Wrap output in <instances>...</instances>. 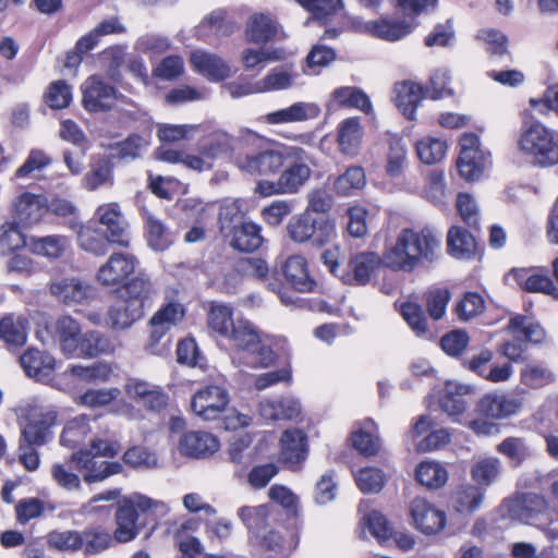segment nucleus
I'll list each match as a JSON object with an SVG mask.
<instances>
[{"instance_id":"nucleus-5","label":"nucleus","mask_w":558,"mask_h":558,"mask_svg":"<svg viewBox=\"0 0 558 558\" xmlns=\"http://www.w3.org/2000/svg\"><path fill=\"white\" fill-rule=\"evenodd\" d=\"M138 510L142 512L153 510L157 514H166L169 507L162 501L154 500L141 494H134L123 499L116 512L117 527L113 537L118 543H128L140 533L137 525Z\"/></svg>"},{"instance_id":"nucleus-10","label":"nucleus","mask_w":558,"mask_h":558,"mask_svg":"<svg viewBox=\"0 0 558 558\" xmlns=\"http://www.w3.org/2000/svg\"><path fill=\"white\" fill-rule=\"evenodd\" d=\"M460 155L457 167L466 181L480 179L489 165V155L480 148V138L473 133H465L460 138Z\"/></svg>"},{"instance_id":"nucleus-33","label":"nucleus","mask_w":558,"mask_h":558,"mask_svg":"<svg viewBox=\"0 0 558 558\" xmlns=\"http://www.w3.org/2000/svg\"><path fill=\"white\" fill-rule=\"evenodd\" d=\"M362 137L363 126L359 118H348L339 123L337 142L343 155L356 156L361 147Z\"/></svg>"},{"instance_id":"nucleus-2","label":"nucleus","mask_w":558,"mask_h":558,"mask_svg":"<svg viewBox=\"0 0 558 558\" xmlns=\"http://www.w3.org/2000/svg\"><path fill=\"white\" fill-rule=\"evenodd\" d=\"M284 168L275 181L259 180L255 193L263 197L272 195L296 194L310 181L314 159L300 146H292L286 153Z\"/></svg>"},{"instance_id":"nucleus-45","label":"nucleus","mask_w":558,"mask_h":558,"mask_svg":"<svg viewBox=\"0 0 558 558\" xmlns=\"http://www.w3.org/2000/svg\"><path fill=\"white\" fill-rule=\"evenodd\" d=\"M233 310L226 304H213L208 313V325L210 329L222 337H228L229 333L238 324V318H233Z\"/></svg>"},{"instance_id":"nucleus-38","label":"nucleus","mask_w":558,"mask_h":558,"mask_svg":"<svg viewBox=\"0 0 558 558\" xmlns=\"http://www.w3.org/2000/svg\"><path fill=\"white\" fill-rule=\"evenodd\" d=\"M448 252L458 259H471L476 252L475 238L461 227H452L447 236Z\"/></svg>"},{"instance_id":"nucleus-58","label":"nucleus","mask_w":558,"mask_h":558,"mask_svg":"<svg viewBox=\"0 0 558 558\" xmlns=\"http://www.w3.org/2000/svg\"><path fill=\"white\" fill-rule=\"evenodd\" d=\"M365 182L366 177L363 168L353 166L335 180L333 189L339 195L347 196L355 190H361Z\"/></svg>"},{"instance_id":"nucleus-55","label":"nucleus","mask_w":558,"mask_h":558,"mask_svg":"<svg viewBox=\"0 0 558 558\" xmlns=\"http://www.w3.org/2000/svg\"><path fill=\"white\" fill-rule=\"evenodd\" d=\"M332 99L343 107L356 108L364 112H369L372 105L369 98L361 89L355 87H339L332 93Z\"/></svg>"},{"instance_id":"nucleus-62","label":"nucleus","mask_w":558,"mask_h":558,"mask_svg":"<svg viewBox=\"0 0 558 558\" xmlns=\"http://www.w3.org/2000/svg\"><path fill=\"white\" fill-rule=\"evenodd\" d=\"M16 221L5 222L0 226V254L8 255L25 246V236Z\"/></svg>"},{"instance_id":"nucleus-6","label":"nucleus","mask_w":558,"mask_h":558,"mask_svg":"<svg viewBox=\"0 0 558 558\" xmlns=\"http://www.w3.org/2000/svg\"><path fill=\"white\" fill-rule=\"evenodd\" d=\"M519 147L541 167L558 163V144L554 141L553 133L539 122H533L523 130Z\"/></svg>"},{"instance_id":"nucleus-24","label":"nucleus","mask_w":558,"mask_h":558,"mask_svg":"<svg viewBox=\"0 0 558 558\" xmlns=\"http://www.w3.org/2000/svg\"><path fill=\"white\" fill-rule=\"evenodd\" d=\"M193 69L210 81L219 82L230 75V66L219 56L205 51L195 50L191 53Z\"/></svg>"},{"instance_id":"nucleus-54","label":"nucleus","mask_w":558,"mask_h":558,"mask_svg":"<svg viewBox=\"0 0 558 558\" xmlns=\"http://www.w3.org/2000/svg\"><path fill=\"white\" fill-rule=\"evenodd\" d=\"M25 320L13 315L0 319V339L9 345H23L26 342Z\"/></svg>"},{"instance_id":"nucleus-56","label":"nucleus","mask_w":558,"mask_h":558,"mask_svg":"<svg viewBox=\"0 0 558 558\" xmlns=\"http://www.w3.org/2000/svg\"><path fill=\"white\" fill-rule=\"evenodd\" d=\"M145 220L148 233V243L155 251H165L173 242L169 230L155 218L151 214L145 211Z\"/></svg>"},{"instance_id":"nucleus-35","label":"nucleus","mask_w":558,"mask_h":558,"mask_svg":"<svg viewBox=\"0 0 558 558\" xmlns=\"http://www.w3.org/2000/svg\"><path fill=\"white\" fill-rule=\"evenodd\" d=\"M278 23L270 16L263 13L253 14L246 24V38L251 43L266 44L279 34Z\"/></svg>"},{"instance_id":"nucleus-3","label":"nucleus","mask_w":558,"mask_h":558,"mask_svg":"<svg viewBox=\"0 0 558 558\" xmlns=\"http://www.w3.org/2000/svg\"><path fill=\"white\" fill-rule=\"evenodd\" d=\"M118 451V446L111 441L93 439L89 449L73 452L70 461L82 473L85 483H100L122 472L120 462L106 460L116 457Z\"/></svg>"},{"instance_id":"nucleus-42","label":"nucleus","mask_w":558,"mask_h":558,"mask_svg":"<svg viewBox=\"0 0 558 558\" xmlns=\"http://www.w3.org/2000/svg\"><path fill=\"white\" fill-rule=\"evenodd\" d=\"M77 241L82 250L89 252L96 256H104L108 252V234H102L94 228L92 223L80 227L77 231Z\"/></svg>"},{"instance_id":"nucleus-27","label":"nucleus","mask_w":558,"mask_h":558,"mask_svg":"<svg viewBox=\"0 0 558 558\" xmlns=\"http://www.w3.org/2000/svg\"><path fill=\"white\" fill-rule=\"evenodd\" d=\"M521 402L506 395L488 393L477 403L480 414L490 418H504L515 414Z\"/></svg>"},{"instance_id":"nucleus-49","label":"nucleus","mask_w":558,"mask_h":558,"mask_svg":"<svg viewBox=\"0 0 558 558\" xmlns=\"http://www.w3.org/2000/svg\"><path fill=\"white\" fill-rule=\"evenodd\" d=\"M268 514L269 510L266 505L256 507L244 506L238 511V515L243 524L255 536H259V534L266 530L268 525Z\"/></svg>"},{"instance_id":"nucleus-52","label":"nucleus","mask_w":558,"mask_h":558,"mask_svg":"<svg viewBox=\"0 0 558 558\" xmlns=\"http://www.w3.org/2000/svg\"><path fill=\"white\" fill-rule=\"evenodd\" d=\"M517 277L519 283L524 290L529 292L545 293L558 299V289L548 276L541 274L529 275L527 270L522 269L517 271Z\"/></svg>"},{"instance_id":"nucleus-30","label":"nucleus","mask_w":558,"mask_h":558,"mask_svg":"<svg viewBox=\"0 0 558 558\" xmlns=\"http://www.w3.org/2000/svg\"><path fill=\"white\" fill-rule=\"evenodd\" d=\"M393 100L407 119L415 120L417 107L423 100V87L411 81L397 83Z\"/></svg>"},{"instance_id":"nucleus-41","label":"nucleus","mask_w":558,"mask_h":558,"mask_svg":"<svg viewBox=\"0 0 558 558\" xmlns=\"http://www.w3.org/2000/svg\"><path fill=\"white\" fill-rule=\"evenodd\" d=\"M469 390L468 386L461 384L448 383L446 386V392L440 399V408L454 421H458V416L465 411L466 402L463 396Z\"/></svg>"},{"instance_id":"nucleus-1","label":"nucleus","mask_w":558,"mask_h":558,"mask_svg":"<svg viewBox=\"0 0 558 558\" xmlns=\"http://www.w3.org/2000/svg\"><path fill=\"white\" fill-rule=\"evenodd\" d=\"M441 233L429 228L416 232L402 229L395 242L387 245L383 263L392 270L412 271L422 260L433 262L439 252Z\"/></svg>"},{"instance_id":"nucleus-22","label":"nucleus","mask_w":558,"mask_h":558,"mask_svg":"<svg viewBox=\"0 0 558 558\" xmlns=\"http://www.w3.org/2000/svg\"><path fill=\"white\" fill-rule=\"evenodd\" d=\"M46 213L47 198L43 195L23 193L14 204L15 220L25 227L39 222Z\"/></svg>"},{"instance_id":"nucleus-63","label":"nucleus","mask_w":558,"mask_h":558,"mask_svg":"<svg viewBox=\"0 0 558 558\" xmlns=\"http://www.w3.org/2000/svg\"><path fill=\"white\" fill-rule=\"evenodd\" d=\"M110 181L111 165L105 157L95 159L90 165V170L83 179L84 186L89 191H94Z\"/></svg>"},{"instance_id":"nucleus-4","label":"nucleus","mask_w":558,"mask_h":558,"mask_svg":"<svg viewBox=\"0 0 558 558\" xmlns=\"http://www.w3.org/2000/svg\"><path fill=\"white\" fill-rule=\"evenodd\" d=\"M227 338L236 349V353L232 356L233 363L254 368L268 367L274 363L275 353L272 349L247 319L238 318V324Z\"/></svg>"},{"instance_id":"nucleus-7","label":"nucleus","mask_w":558,"mask_h":558,"mask_svg":"<svg viewBox=\"0 0 558 558\" xmlns=\"http://www.w3.org/2000/svg\"><path fill=\"white\" fill-rule=\"evenodd\" d=\"M289 239L299 244L322 247L336 236L335 223L328 218L312 219L307 213L293 216L286 226Z\"/></svg>"},{"instance_id":"nucleus-46","label":"nucleus","mask_w":558,"mask_h":558,"mask_svg":"<svg viewBox=\"0 0 558 558\" xmlns=\"http://www.w3.org/2000/svg\"><path fill=\"white\" fill-rule=\"evenodd\" d=\"M375 429V423L372 420H366L363 426L352 434L353 446L360 453L368 457L378 452L380 444Z\"/></svg>"},{"instance_id":"nucleus-15","label":"nucleus","mask_w":558,"mask_h":558,"mask_svg":"<svg viewBox=\"0 0 558 558\" xmlns=\"http://www.w3.org/2000/svg\"><path fill=\"white\" fill-rule=\"evenodd\" d=\"M51 294L66 306L88 304L95 298V289L77 277H61L50 282Z\"/></svg>"},{"instance_id":"nucleus-20","label":"nucleus","mask_w":558,"mask_h":558,"mask_svg":"<svg viewBox=\"0 0 558 558\" xmlns=\"http://www.w3.org/2000/svg\"><path fill=\"white\" fill-rule=\"evenodd\" d=\"M20 364L26 376L39 383H48L56 369V359L38 349L26 350L20 356Z\"/></svg>"},{"instance_id":"nucleus-40","label":"nucleus","mask_w":558,"mask_h":558,"mask_svg":"<svg viewBox=\"0 0 558 558\" xmlns=\"http://www.w3.org/2000/svg\"><path fill=\"white\" fill-rule=\"evenodd\" d=\"M229 238L230 245L241 252L256 251L263 243L260 227L246 221L232 230Z\"/></svg>"},{"instance_id":"nucleus-21","label":"nucleus","mask_w":558,"mask_h":558,"mask_svg":"<svg viewBox=\"0 0 558 558\" xmlns=\"http://www.w3.org/2000/svg\"><path fill=\"white\" fill-rule=\"evenodd\" d=\"M218 449V439L207 432H187L179 441L180 452L190 458H207L214 454Z\"/></svg>"},{"instance_id":"nucleus-8","label":"nucleus","mask_w":558,"mask_h":558,"mask_svg":"<svg viewBox=\"0 0 558 558\" xmlns=\"http://www.w3.org/2000/svg\"><path fill=\"white\" fill-rule=\"evenodd\" d=\"M501 509L510 519L522 523L536 524L551 520L547 498L536 493H524L506 499Z\"/></svg>"},{"instance_id":"nucleus-12","label":"nucleus","mask_w":558,"mask_h":558,"mask_svg":"<svg viewBox=\"0 0 558 558\" xmlns=\"http://www.w3.org/2000/svg\"><path fill=\"white\" fill-rule=\"evenodd\" d=\"M58 413L52 408H32L22 430V440L44 446L53 437L52 427L57 424Z\"/></svg>"},{"instance_id":"nucleus-51","label":"nucleus","mask_w":558,"mask_h":558,"mask_svg":"<svg viewBox=\"0 0 558 558\" xmlns=\"http://www.w3.org/2000/svg\"><path fill=\"white\" fill-rule=\"evenodd\" d=\"M416 153L422 162L434 165L441 161L446 156L447 144L441 138L426 136L417 141Z\"/></svg>"},{"instance_id":"nucleus-14","label":"nucleus","mask_w":558,"mask_h":558,"mask_svg":"<svg viewBox=\"0 0 558 558\" xmlns=\"http://www.w3.org/2000/svg\"><path fill=\"white\" fill-rule=\"evenodd\" d=\"M228 390L219 385H209L196 391L192 398L193 412L205 421L216 420L229 403Z\"/></svg>"},{"instance_id":"nucleus-48","label":"nucleus","mask_w":558,"mask_h":558,"mask_svg":"<svg viewBox=\"0 0 558 558\" xmlns=\"http://www.w3.org/2000/svg\"><path fill=\"white\" fill-rule=\"evenodd\" d=\"M92 428L89 420L85 415H80L69 421L60 436V444L64 447L74 448L86 439Z\"/></svg>"},{"instance_id":"nucleus-37","label":"nucleus","mask_w":558,"mask_h":558,"mask_svg":"<svg viewBox=\"0 0 558 558\" xmlns=\"http://www.w3.org/2000/svg\"><path fill=\"white\" fill-rule=\"evenodd\" d=\"M296 75L288 66H276L265 77L256 81L252 87L254 93H269L288 89L293 86Z\"/></svg>"},{"instance_id":"nucleus-17","label":"nucleus","mask_w":558,"mask_h":558,"mask_svg":"<svg viewBox=\"0 0 558 558\" xmlns=\"http://www.w3.org/2000/svg\"><path fill=\"white\" fill-rule=\"evenodd\" d=\"M98 221L107 228L108 240L111 244L122 247L130 245L128 223L117 203H109L99 206L96 210Z\"/></svg>"},{"instance_id":"nucleus-60","label":"nucleus","mask_w":558,"mask_h":558,"mask_svg":"<svg viewBox=\"0 0 558 558\" xmlns=\"http://www.w3.org/2000/svg\"><path fill=\"white\" fill-rule=\"evenodd\" d=\"M68 246V239L63 235H47L33 239L31 242L32 251L35 254L49 258L60 257Z\"/></svg>"},{"instance_id":"nucleus-47","label":"nucleus","mask_w":558,"mask_h":558,"mask_svg":"<svg viewBox=\"0 0 558 558\" xmlns=\"http://www.w3.org/2000/svg\"><path fill=\"white\" fill-rule=\"evenodd\" d=\"M150 144L149 135L130 134L125 140L113 147L117 157L122 160H135L142 158Z\"/></svg>"},{"instance_id":"nucleus-43","label":"nucleus","mask_w":558,"mask_h":558,"mask_svg":"<svg viewBox=\"0 0 558 558\" xmlns=\"http://www.w3.org/2000/svg\"><path fill=\"white\" fill-rule=\"evenodd\" d=\"M110 351L111 343L108 337L100 331L90 330L82 335L75 357H95Z\"/></svg>"},{"instance_id":"nucleus-50","label":"nucleus","mask_w":558,"mask_h":558,"mask_svg":"<svg viewBox=\"0 0 558 558\" xmlns=\"http://www.w3.org/2000/svg\"><path fill=\"white\" fill-rule=\"evenodd\" d=\"M497 452L506 457L513 465H520L532 456V450L524 438L507 437L496 448Z\"/></svg>"},{"instance_id":"nucleus-53","label":"nucleus","mask_w":558,"mask_h":558,"mask_svg":"<svg viewBox=\"0 0 558 558\" xmlns=\"http://www.w3.org/2000/svg\"><path fill=\"white\" fill-rule=\"evenodd\" d=\"M407 147L403 140L397 135L389 137L386 171L391 178L401 175L407 166Z\"/></svg>"},{"instance_id":"nucleus-34","label":"nucleus","mask_w":558,"mask_h":558,"mask_svg":"<svg viewBox=\"0 0 558 558\" xmlns=\"http://www.w3.org/2000/svg\"><path fill=\"white\" fill-rule=\"evenodd\" d=\"M56 335L61 352L66 357L76 356L78 341L83 335L80 324L71 316H61L56 322Z\"/></svg>"},{"instance_id":"nucleus-31","label":"nucleus","mask_w":558,"mask_h":558,"mask_svg":"<svg viewBox=\"0 0 558 558\" xmlns=\"http://www.w3.org/2000/svg\"><path fill=\"white\" fill-rule=\"evenodd\" d=\"M283 275L288 282L299 292H312L316 286L310 276L307 262L304 256L295 254L287 258Z\"/></svg>"},{"instance_id":"nucleus-18","label":"nucleus","mask_w":558,"mask_h":558,"mask_svg":"<svg viewBox=\"0 0 558 558\" xmlns=\"http://www.w3.org/2000/svg\"><path fill=\"white\" fill-rule=\"evenodd\" d=\"M410 513L415 527L424 534H436L446 525V513L424 498L412 501Z\"/></svg>"},{"instance_id":"nucleus-11","label":"nucleus","mask_w":558,"mask_h":558,"mask_svg":"<svg viewBox=\"0 0 558 558\" xmlns=\"http://www.w3.org/2000/svg\"><path fill=\"white\" fill-rule=\"evenodd\" d=\"M291 145H280L239 157L238 167L253 175H272L283 167Z\"/></svg>"},{"instance_id":"nucleus-28","label":"nucleus","mask_w":558,"mask_h":558,"mask_svg":"<svg viewBox=\"0 0 558 558\" xmlns=\"http://www.w3.org/2000/svg\"><path fill=\"white\" fill-rule=\"evenodd\" d=\"M280 457L290 465L303 462L307 457V437L298 428L287 429L280 438Z\"/></svg>"},{"instance_id":"nucleus-13","label":"nucleus","mask_w":558,"mask_h":558,"mask_svg":"<svg viewBox=\"0 0 558 558\" xmlns=\"http://www.w3.org/2000/svg\"><path fill=\"white\" fill-rule=\"evenodd\" d=\"M84 108L89 112L110 111L118 100L116 87L107 84L100 75L94 74L81 86Z\"/></svg>"},{"instance_id":"nucleus-29","label":"nucleus","mask_w":558,"mask_h":558,"mask_svg":"<svg viewBox=\"0 0 558 558\" xmlns=\"http://www.w3.org/2000/svg\"><path fill=\"white\" fill-rule=\"evenodd\" d=\"M319 113L320 108L318 105L300 101L290 107L269 112L265 119L269 124L294 123L315 119Z\"/></svg>"},{"instance_id":"nucleus-32","label":"nucleus","mask_w":558,"mask_h":558,"mask_svg":"<svg viewBox=\"0 0 558 558\" xmlns=\"http://www.w3.org/2000/svg\"><path fill=\"white\" fill-rule=\"evenodd\" d=\"M238 28V25L232 21L226 20V11L217 9L208 14L196 27L197 38L213 43V36H230Z\"/></svg>"},{"instance_id":"nucleus-39","label":"nucleus","mask_w":558,"mask_h":558,"mask_svg":"<svg viewBox=\"0 0 558 558\" xmlns=\"http://www.w3.org/2000/svg\"><path fill=\"white\" fill-rule=\"evenodd\" d=\"M502 471V463L496 457H483L474 461L471 466V477L476 486L488 487L496 483Z\"/></svg>"},{"instance_id":"nucleus-59","label":"nucleus","mask_w":558,"mask_h":558,"mask_svg":"<svg viewBox=\"0 0 558 558\" xmlns=\"http://www.w3.org/2000/svg\"><path fill=\"white\" fill-rule=\"evenodd\" d=\"M371 33L378 38L396 41L412 32V26L405 22L379 21L369 25Z\"/></svg>"},{"instance_id":"nucleus-23","label":"nucleus","mask_w":558,"mask_h":558,"mask_svg":"<svg viewBox=\"0 0 558 558\" xmlns=\"http://www.w3.org/2000/svg\"><path fill=\"white\" fill-rule=\"evenodd\" d=\"M384 264L383 257L374 252H361L355 254L350 260L352 275L342 277L344 283L365 286L369 282L372 276L379 266Z\"/></svg>"},{"instance_id":"nucleus-44","label":"nucleus","mask_w":558,"mask_h":558,"mask_svg":"<svg viewBox=\"0 0 558 558\" xmlns=\"http://www.w3.org/2000/svg\"><path fill=\"white\" fill-rule=\"evenodd\" d=\"M415 476L420 484L428 488H439L448 481L447 470L436 461H422L416 466Z\"/></svg>"},{"instance_id":"nucleus-19","label":"nucleus","mask_w":558,"mask_h":558,"mask_svg":"<svg viewBox=\"0 0 558 558\" xmlns=\"http://www.w3.org/2000/svg\"><path fill=\"white\" fill-rule=\"evenodd\" d=\"M125 391L149 411L160 412L169 402L168 395L159 386L148 381L131 379L125 386Z\"/></svg>"},{"instance_id":"nucleus-9","label":"nucleus","mask_w":558,"mask_h":558,"mask_svg":"<svg viewBox=\"0 0 558 558\" xmlns=\"http://www.w3.org/2000/svg\"><path fill=\"white\" fill-rule=\"evenodd\" d=\"M186 308L179 300V291L174 288H167L163 302L149 319L151 340L159 342L184 320Z\"/></svg>"},{"instance_id":"nucleus-57","label":"nucleus","mask_w":558,"mask_h":558,"mask_svg":"<svg viewBox=\"0 0 558 558\" xmlns=\"http://www.w3.org/2000/svg\"><path fill=\"white\" fill-rule=\"evenodd\" d=\"M125 54L126 47L122 45L109 47L100 53L106 74L113 82H120L122 78L121 66L124 63Z\"/></svg>"},{"instance_id":"nucleus-64","label":"nucleus","mask_w":558,"mask_h":558,"mask_svg":"<svg viewBox=\"0 0 558 558\" xmlns=\"http://www.w3.org/2000/svg\"><path fill=\"white\" fill-rule=\"evenodd\" d=\"M47 544L60 551H75L83 546V536L77 531H52L47 535Z\"/></svg>"},{"instance_id":"nucleus-36","label":"nucleus","mask_w":558,"mask_h":558,"mask_svg":"<svg viewBox=\"0 0 558 558\" xmlns=\"http://www.w3.org/2000/svg\"><path fill=\"white\" fill-rule=\"evenodd\" d=\"M484 490L472 484L458 486L451 496L453 509L462 514L476 511L484 501Z\"/></svg>"},{"instance_id":"nucleus-25","label":"nucleus","mask_w":558,"mask_h":558,"mask_svg":"<svg viewBox=\"0 0 558 558\" xmlns=\"http://www.w3.org/2000/svg\"><path fill=\"white\" fill-rule=\"evenodd\" d=\"M258 410L260 416L267 421L294 420L301 414L302 407L294 397L284 396L260 401Z\"/></svg>"},{"instance_id":"nucleus-26","label":"nucleus","mask_w":558,"mask_h":558,"mask_svg":"<svg viewBox=\"0 0 558 558\" xmlns=\"http://www.w3.org/2000/svg\"><path fill=\"white\" fill-rule=\"evenodd\" d=\"M144 310L140 303L118 298L107 312V325L113 330H125L143 318Z\"/></svg>"},{"instance_id":"nucleus-16","label":"nucleus","mask_w":558,"mask_h":558,"mask_svg":"<svg viewBox=\"0 0 558 558\" xmlns=\"http://www.w3.org/2000/svg\"><path fill=\"white\" fill-rule=\"evenodd\" d=\"M137 259L129 253H113L97 271V280L105 287L123 282L135 270Z\"/></svg>"},{"instance_id":"nucleus-61","label":"nucleus","mask_w":558,"mask_h":558,"mask_svg":"<svg viewBox=\"0 0 558 558\" xmlns=\"http://www.w3.org/2000/svg\"><path fill=\"white\" fill-rule=\"evenodd\" d=\"M243 222L245 221L243 220V213L238 201H226L220 206L219 225L220 232L225 236H230V232Z\"/></svg>"}]
</instances>
